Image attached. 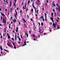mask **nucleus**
Segmentation results:
<instances>
[{
  "mask_svg": "<svg viewBox=\"0 0 60 60\" xmlns=\"http://www.w3.org/2000/svg\"><path fill=\"white\" fill-rule=\"evenodd\" d=\"M11 11H12V9L11 8Z\"/></svg>",
  "mask_w": 60,
  "mask_h": 60,
  "instance_id": "a878e982",
  "label": "nucleus"
},
{
  "mask_svg": "<svg viewBox=\"0 0 60 60\" xmlns=\"http://www.w3.org/2000/svg\"><path fill=\"white\" fill-rule=\"evenodd\" d=\"M45 20L46 21L47 20V18H45Z\"/></svg>",
  "mask_w": 60,
  "mask_h": 60,
  "instance_id": "5701e85b",
  "label": "nucleus"
},
{
  "mask_svg": "<svg viewBox=\"0 0 60 60\" xmlns=\"http://www.w3.org/2000/svg\"><path fill=\"white\" fill-rule=\"evenodd\" d=\"M13 32L14 33H15V31H14V30H13Z\"/></svg>",
  "mask_w": 60,
  "mask_h": 60,
  "instance_id": "13d9d810",
  "label": "nucleus"
},
{
  "mask_svg": "<svg viewBox=\"0 0 60 60\" xmlns=\"http://www.w3.org/2000/svg\"><path fill=\"white\" fill-rule=\"evenodd\" d=\"M6 3H7H7H8V1H7V0L6 1Z\"/></svg>",
  "mask_w": 60,
  "mask_h": 60,
  "instance_id": "338daca9",
  "label": "nucleus"
},
{
  "mask_svg": "<svg viewBox=\"0 0 60 60\" xmlns=\"http://www.w3.org/2000/svg\"><path fill=\"white\" fill-rule=\"evenodd\" d=\"M37 13H38V10H37Z\"/></svg>",
  "mask_w": 60,
  "mask_h": 60,
  "instance_id": "69168bd1",
  "label": "nucleus"
},
{
  "mask_svg": "<svg viewBox=\"0 0 60 60\" xmlns=\"http://www.w3.org/2000/svg\"><path fill=\"white\" fill-rule=\"evenodd\" d=\"M3 22L4 23H6V22H5V20L4 19H3Z\"/></svg>",
  "mask_w": 60,
  "mask_h": 60,
  "instance_id": "6e6552de",
  "label": "nucleus"
},
{
  "mask_svg": "<svg viewBox=\"0 0 60 60\" xmlns=\"http://www.w3.org/2000/svg\"><path fill=\"white\" fill-rule=\"evenodd\" d=\"M58 8H56V10H58Z\"/></svg>",
  "mask_w": 60,
  "mask_h": 60,
  "instance_id": "e2e57ef3",
  "label": "nucleus"
},
{
  "mask_svg": "<svg viewBox=\"0 0 60 60\" xmlns=\"http://www.w3.org/2000/svg\"><path fill=\"white\" fill-rule=\"evenodd\" d=\"M45 16H47V14H46L45 13Z\"/></svg>",
  "mask_w": 60,
  "mask_h": 60,
  "instance_id": "5fc2aeb1",
  "label": "nucleus"
},
{
  "mask_svg": "<svg viewBox=\"0 0 60 60\" xmlns=\"http://www.w3.org/2000/svg\"><path fill=\"white\" fill-rule=\"evenodd\" d=\"M52 14V18H53V12L51 13Z\"/></svg>",
  "mask_w": 60,
  "mask_h": 60,
  "instance_id": "f8f14e48",
  "label": "nucleus"
},
{
  "mask_svg": "<svg viewBox=\"0 0 60 60\" xmlns=\"http://www.w3.org/2000/svg\"><path fill=\"white\" fill-rule=\"evenodd\" d=\"M3 37V36H1L0 37V38L1 39H2V37Z\"/></svg>",
  "mask_w": 60,
  "mask_h": 60,
  "instance_id": "e433bc0d",
  "label": "nucleus"
},
{
  "mask_svg": "<svg viewBox=\"0 0 60 60\" xmlns=\"http://www.w3.org/2000/svg\"><path fill=\"white\" fill-rule=\"evenodd\" d=\"M21 38H22V35H21Z\"/></svg>",
  "mask_w": 60,
  "mask_h": 60,
  "instance_id": "8fccbe9b",
  "label": "nucleus"
},
{
  "mask_svg": "<svg viewBox=\"0 0 60 60\" xmlns=\"http://www.w3.org/2000/svg\"><path fill=\"white\" fill-rule=\"evenodd\" d=\"M23 19L24 21L25 22V23H26V20H25V19Z\"/></svg>",
  "mask_w": 60,
  "mask_h": 60,
  "instance_id": "f3484780",
  "label": "nucleus"
},
{
  "mask_svg": "<svg viewBox=\"0 0 60 60\" xmlns=\"http://www.w3.org/2000/svg\"><path fill=\"white\" fill-rule=\"evenodd\" d=\"M17 15V16L18 15V13H17V12L16 13V14L14 15L16 19H17V17H16Z\"/></svg>",
  "mask_w": 60,
  "mask_h": 60,
  "instance_id": "f03ea898",
  "label": "nucleus"
},
{
  "mask_svg": "<svg viewBox=\"0 0 60 60\" xmlns=\"http://www.w3.org/2000/svg\"><path fill=\"white\" fill-rule=\"evenodd\" d=\"M7 36H8V39H10V36H9V34L8 33H7Z\"/></svg>",
  "mask_w": 60,
  "mask_h": 60,
  "instance_id": "7ed1b4c3",
  "label": "nucleus"
},
{
  "mask_svg": "<svg viewBox=\"0 0 60 60\" xmlns=\"http://www.w3.org/2000/svg\"><path fill=\"white\" fill-rule=\"evenodd\" d=\"M31 11L32 12H33V9H31Z\"/></svg>",
  "mask_w": 60,
  "mask_h": 60,
  "instance_id": "c756f323",
  "label": "nucleus"
},
{
  "mask_svg": "<svg viewBox=\"0 0 60 60\" xmlns=\"http://www.w3.org/2000/svg\"><path fill=\"white\" fill-rule=\"evenodd\" d=\"M7 44L8 46H10V47H11V45H9V44H8V43H7Z\"/></svg>",
  "mask_w": 60,
  "mask_h": 60,
  "instance_id": "2eb2a0df",
  "label": "nucleus"
},
{
  "mask_svg": "<svg viewBox=\"0 0 60 60\" xmlns=\"http://www.w3.org/2000/svg\"><path fill=\"white\" fill-rule=\"evenodd\" d=\"M45 6L46 7H47V3H45Z\"/></svg>",
  "mask_w": 60,
  "mask_h": 60,
  "instance_id": "cd10ccee",
  "label": "nucleus"
},
{
  "mask_svg": "<svg viewBox=\"0 0 60 60\" xmlns=\"http://www.w3.org/2000/svg\"><path fill=\"white\" fill-rule=\"evenodd\" d=\"M34 41H36V39H35V38L34 39Z\"/></svg>",
  "mask_w": 60,
  "mask_h": 60,
  "instance_id": "774afa93",
  "label": "nucleus"
},
{
  "mask_svg": "<svg viewBox=\"0 0 60 60\" xmlns=\"http://www.w3.org/2000/svg\"><path fill=\"white\" fill-rule=\"evenodd\" d=\"M18 22L19 25H20L21 24H20V22Z\"/></svg>",
  "mask_w": 60,
  "mask_h": 60,
  "instance_id": "72a5a7b5",
  "label": "nucleus"
},
{
  "mask_svg": "<svg viewBox=\"0 0 60 60\" xmlns=\"http://www.w3.org/2000/svg\"><path fill=\"white\" fill-rule=\"evenodd\" d=\"M25 34H26V35H27V37H28V34L27 33H26Z\"/></svg>",
  "mask_w": 60,
  "mask_h": 60,
  "instance_id": "ddd939ff",
  "label": "nucleus"
},
{
  "mask_svg": "<svg viewBox=\"0 0 60 60\" xmlns=\"http://www.w3.org/2000/svg\"><path fill=\"white\" fill-rule=\"evenodd\" d=\"M54 13L55 17H56V16H57V14H56V13H55V12H54Z\"/></svg>",
  "mask_w": 60,
  "mask_h": 60,
  "instance_id": "9d476101",
  "label": "nucleus"
},
{
  "mask_svg": "<svg viewBox=\"0 0 60 60\" xmlns=\"http://www.w3.org/2000/svg\"><path fill=\"white\" fill-rule=\"evenodd\" d=\"M20 13L21 14L22 13V10H20Z\"/></svg>",
  "mask_w": 60,
  "mask_h": 60,
  "instance_id": "7c9ffc66",
  "label": "nucleus"
},
{
  "mask_svg": "<svg viewBox=\"0 0 60 60\" xmlns=\"http://www.w3.org/2000/svg\"><path fill=\"white\" fill-rule=\"evenodd\" d=\"M19 41H21V39H20V38H19Z\"/></svg>",
  "mask_w": 60,
  "mask_h": 60,
  "instance_id": "58836bf2",
  "label": "nucleus"
},
{
  "mask_svg": "<svg viewBox=\"0 0 60 60\" xmlns=\"http://www.w3.org/2000/svg\"><path fill=\"white\" fill-rule=\"evenodd\" d=\"M59 8H58V10H59V11L60 12V6H59Z\"/></svg>",
  "mask_w": 60,
  "mask_h": 60,
  "instance_id": "9b49d317",
  "label": "nucleus"
},
{
  "mask_svg": "<svg viewBox=\"0 0 60 60\" xmlns=\"http://www.w3.org/2000/svg\"><path fill=\"white\" fill-rule=\"evenodd\" d=\"M26 4H25V8H24V9H26Z\"/></svg>",
  "mask_w": 60,
  "mask_h": 60,
  "instance_id": "a211bd4d",
  "label": "nucleus"
},
{
  "mask_svg": "<svg viewBox=\"0 0 60 60\" xmlns=\"http://www.w3.org/2000/svg\"><path fill=\"white\" fill-rule=\"evenodd\" d=\"M26 45V44H24L23 45V46H25V45Z\"/></svg>",
  "mask_w": 60,
  "mask_h": 60,
  "instance_id": "b1692460",
  "label": "nucleus"
},
{
  "mask_svg": "<svg viewBox=\"0 0 60 60\" xmlns=\"http://www.w3.org/2000/svg\"><path fill=\"white\" fill-rule=\"evenodd\" d=\"M39 30H40V31H39V33L40 34V33H41V29L40 28H39Z\"/></svg>",
  "mask_w": 60,
  "mask_h": 60,
  "instance_id": "dca6fc26",
  "label": "nucleus"
},
{
  "mask_svg": "<svg viewBox=\"0 0 60 60\" xmlns=\"http://www.w3.org/2000/svg\"><path fill=\"white\" fill-rule=\"evenodd\" d=\"M46 3H48L49 2V1H48V0H46Z\"/></svg>",
  "mask_w": 60,
  "mask_h": 60,
  "instance_id": "473e14b6",
  "label": "nucleus"
},
{
  "mask_svg": "<svg viewBox=\"0 0 60 60\" xmlns=\"http://www.w3.org/2000/svg\"><path fill=\"white\" fill-rule=\"evenodd\" d=\"M1 53L2 54H3V52L2 51H1Z\"/></svg>",
  "mask_w": 60,
  "mask_h": 60,
  "instance_id": "864d4df0",
  "label": "nucleus"
},
{
  "mask_svg": "<svg viewBox=\"0 0 60 60\" xmlns=\"http://www.w3.org/2000/svg\"><path fill=\"white\" fill-rule=\"evenodd\" d=\"M13 6H15V7H16V5H15V3H14Z\"/></svg>",
  "mask_w": 60,
  "mask_h": 60,
  "instance_id": "412c9836",
  "label": "nucleus"
},
{
  "mask_svg": "<svg viewBox=\"0 0 60 60\" xmlns=\"http://www.w3.org/2000/svg\"><path fill=\"white\" fill-rule=\"evenodd\" d=\"M3 16H5V15L4 14H2Z\"/></svg>",
  "mask_w": 60,
  "mask_h": 60,
  "instance_id": "a18cd8bd",
  "label": "nucleus"
},
{
  "mask_svg": "<svg viewBox=\"0 0 60 60\" xmlns=\"http://www.w3.org/2000/svg\"><path fill=\"white\" fill-rule=\"evenodd\" d=\"M29 33L30 34H31V31L30 30H29Z\"/></svg>",
  "mask_w": 60,
  "mask_h": 60,
  "instance_id": "c03bdc74",
  "label": "nucleus"
},
{
  "mask_svg": "<svg viewBox=\"0 0 60 60\" xmlns=\"http://www.w3.org/2000/svg\"><path fill=\"white\" fill-rule=\"evenodd\" d=\"M12 40H13V41L14 40V38H12Z\"/></svg>",
  "mask_w": 60,
  "mask_h": 60,
  "instance_id": "052dcab7",
  "label": "nucleus"
},
{
  "mask_svg": "<svg viewBox=\"0 0 60 60\" xmlns=\"http://www.w3.org/2000/svg\"><path fill=\"white\" fill-rule=\"evenodd\" d=\"M41 26H43V22H42L41 23Z\"/></svg>",
  "mask_w": 60,
  "mask_h": 60,
  "instance_id": "6ab92c4d",
  "label": "nucleus"
},
{
  "mask_svg": "<svg viewBox=\"0 0 60 60\" xmlns=\"http://www.w3.org/2000/svg\"><path fill=\"white\" fill-rule=\"evenodd\" d=\"M12 43L14 46H15V44H14V43H13V42H12Z\"/></svg>",
  "mask_w": 60,
  "mask_h": 60,
  "instance_id": "4be33fe9",
  "label": "nucleus"
},
{
  "mask_svg": "<svg viewBox=\"0 0 60 60\" xmlns=\"http://www.w3.org/2000/svg\"><path fill=\"white\" fill-rule=\"evenodd\" d=\"M0 49H1L2 50L3 49L2 48V46H0Z\"/></svg>",
  "mask_w": 60,
  "mask_h": 60,
  "instance_id": "4468645a",
  "label": "nucleus"
},
{
  "mask_svg": "<svg viewBox=\"0 0 60 60\" xmlns=\"http://www.w3.org/2000/svg\"><path fill=\"white\" fill-rule=\"evenodd\" d=\"M13 22H14V23H15V22H16V20L15 19L14 20H13Z\"/></svg>",
  "mask_w": 60,
  "mask_h": 60,
  "instance_id": "1a4fd4ad",
  "label": "nucleus"
},
{
  "mask_svg": "<svg viewBox=\"0 0 60 60\" xmlns=\"http://www.w3.org/2000/svg\"><path fill=\"white\" fill-rule=\"evenodd\" d=\"M5 32H6V28H5L4 32H5Z\"/></svg>",
  "mask_w": 60,
  "mask_h": 60,
  "instance_id": "bb28decb",
  "label": "nucleus"
},
{
  "mask_svg": "<svg viewBox=\"0 0 60 60\" xmlns=\"http://www.w3.org/2000/svg\"><path fill=\"white\" fill-rule=\"evenodd\" d=\"M53 6H55V4H54V3H53Z\"/></svg>",
  "mask_w": 60,
  "mask_h": 60,
  "instance_id": "79ce46f5",
  "label": "nucleus"
},
{
  "mask_svg": "<svg viewBox=\"0 0 60 60\" xmlns=\"http://www.w3.org/2000/svg\"><path fill=\"white\" fill-rule=\"evenodd\" d=\"M26 43V41H25L24 42V43Z\"/></svg>",
  "mask_w": 60,
  "mask_h": 60,
  "instance_id": "6e6d98bb",
  "label": "nucleus"
},
{
  "mask_svg": "<svg viewBox=\"0 0 60 60\" xmlns=\"http://www.w3.org/2000/svg\"><path fill=\"white\" fill-rule=\"evenodd\" d=\"M1 20H2V16H1Z\"/></svg>",
  "mask_w": 60,
  "mask_h": 60,
  "instance_id": "c9c22d12",
  "label": "nucleus"
},
{
  "mask_svg": "<svg viewBox=\"0 0 60 60\" xmlns=\"http://www.w3.org/2000/svg\"><path fill=\"white\" fill-rule=\"evenodd\" d=\"M1 9V8H0V11H2V9Z\"/></svg>",
  "mask_w": 60,
  "mask_h": 60,
  "instance_id": "de8ad7c7",
  "label": "nucleus"
},
{
  "mask_svg": "<svg viewBox=\"0 0 60 60\" xmlns=\"http://www.w3.org/2000/svg\"><path fill=\"white\" fill-rule=\"evenodd\" d=\"M9 6L10 7H11V5L10 4L9 5Z\"/></svg>",
  "mask_w": 60,
  "mask_h": 60,
  "instance_id": "0e129e2a",
  "label": "nucleus"
},
{
  "mask_svg": "<svg viewBox=\"0 0 60 60\" xmlns=\"http://www.w3.org/2000/svg\"><path fill=\"white\" fill-rule=\"evenodd\" d=\"M19 30V28H18V27H16V33H18V30Z\"/></svg>",
  "mask_w": 60,
  "mask_h": 60,
  "instance_id": "20e7f679",
  "label": "nucleus"
},
{
  "mask_svg": "<svg viewBox=\"0 0 60 60\" xmlns=\"http://www.w3.org/2000/svg\"><path fill=\"white\" fill-rule=\"evenodd\" d=\"M43 21H44V18H43Z\"/></svg>",
  "mask_w": 60,
  "mask_h": 60,
  "instance_id": "3c124183",
  "label": "nucleus"
},
{
  "mask_svg": "<svg viewBox=\"0 0 60 60\" xmlns=\"http://www.w3.org/2000/svg\"><path fill=\"white\" fill-rule=\"evenodd\" d=\"M35 13H36V9H35Z\"/></svg>",
  "mask_w": 60,
  "mask_h": 60,
  "instance_id": "4d7b16f0",
  "label": "nucleus"
},
{
  "mask_svg": "<svg viewBox=\"0 0 60 60\" xmlns=\"http://www.w3.org/2000/svg\"><path fill=\"white\" fill-rule=\"evenodd\" d=\"M29 3H30V1L29 0L28 1V4H29Z\"/></svg>",
  "mask_w": 60,
  "mask_h": 60,
  "instance_id": "4c0bfd02",
  "label": "nucleus"
},
{
  "mask_svg": "<svg viewBox=\"0 0 60 60\" xmlns=\"http://www.w3.org/2000/svg\"><path fill=\"white\" fill-rule=\"evenodd\" d=\"M8 26H9V28H11V26H10V24H9Z\"/></svg>",
  "mask_w": 60,
  "mask_h": 60,
  "instance_id": "aec40b11",
  "label": "nucleus"
},
{
  "mask_svg": "<svg viewBox=\"0 0 60 60\" xmlns=\"http://www.w3.org/2000/svg\"><path fill=\"white\" fill-rule=\"evenodd\" d=\"M30 20L31 21H33V19H31Z\"/></svg>",
  "mask_w": 60,
  "mask_h": 60,
  "instance_id": "bf43d9fd",
  "label": "nucleus"
},
{
  "mask_svg": "<svg viewBox=\"0 0 60 60\" xmlns=\"http://www.w3.org/2000/svg\"><path fill=\"white\" fill-rule=\"evenodd\" d=\"M33 37H35V35H34L33 34Z\"/></svg>",
  "mask_w": 60,
  "mask_h": 60,
  "instance_id": "f704fd0d",
  "label": "nucleus"
},
{
  "mask_svg": "<svg viewBox=\"0 0 60 60\" xmlns=\"http://www.w3.org/2000/svg\"><path fill=\"white\" fill-rule=\"evenodd\" d=\"M55 24L54 23H53V24L52 25V26H54V28H56V25H57V24L56 22H55Z\"/></svg>",
  "mask_w": 60,
  "mask_h": 60,
  "instance_id": "f257e3e1",
  "label": "nucleus"
},
{
  "mask_svg": "<svg viewBox=\"0 0 60 60\" xmlns=\"http://www.w3.org/2000/svg\"><path fill=\"white\" fill-rule=\"evenodd\" d=\"M43 18H44V17L43 16H41V17L40 18V19H42Z\"/></svg>",
  "mask_w": 60,
  "mask_h": 60,
  "instance_id": "423d86ee",
  "label": "nucleus"
},
{
  "mask_svg": "<svg viewBox=\"0 0 60 60\" xmlns=\"http://www.w3.org/2000/svg\"><path fill=\"white\" fill-rule=\"evenodd\" d=\"M10 4L11 5V1L10 2Z\"/></svg>",
  "mask_w": 60,
  "mask_h": 60,
  "instance_id": "c85d7f7f",
  "label": "nucleus"
},
{
  "mask_svg": "<svg viewBox=\"0 0 60 60\" xmlns=\"http://www.w3.org/2000/svg\"><path fill=\"white\" fill-rule=\"evenodd\" d=\"M39 24V26H40V22H38Z\"/></svg>",
  "mask_w": 60,
  "mask_h": 60,
  "instance_id": "603ef678",
  "label": "nucleus"
},
{
  "mask_svg": "<svg viewBox=\"0 0 60 60\" xmlns=\"http://www.w3.org/2000/svg\"><path fill=\"white\" fill-rule=\"evenodd\" d=\"M23 9H25V7L24 6L23 7Z\"/></svg>",
  "mask_w": 60,
  "mask_h": 60,
  "instance_id": "2f4dec72",
  "label": "nucleus"
},
{
  "mask_svg": "<svg viewBox=\"0 0 60 60\" xmlns=\"http://www.w3.org/2000/svg\"><path fill=\"white\" fill-rule=\"evenodd\" d=\"M34 2H33V4H32V6H34Z\"/></svg>",
  "mask_w": 60,
  "mask_h": 60,
  "instance_id": "09e8293b",
  "label": "nucleus"
},
{
  "mask_svg": "<svg viewBox=\"0 0 60 60\" xmlns=\"http://www.w3.org/2000/svg\"><path fill=\"white\" fill-rule=\"evenodd\" d=\"M34 9L35 10H36V8H35V7H34Z\"/></svg>",
  "mask_w": 60,
  "mask_h": 60,
  "instance_id": "37998d69",
  "label": "nucleus"
},
{
  "mask_svg": "<svg viewBox=\"0 0 60 60\" xmlns=\"http://www.w3.org/2000/svg\"><path fill=\"white\" fill-rule=\"evenodd\" d=\"M16 34H17V33H15V40H17V35H16Z\"/></svg>",
  "mask_w": 60,
  "mask_h": 60,
  "instance_id": "0eeeda50",
  "label": "nucleus"
},
{
  "mask_svg": "<svg viewBox=\"0 0 60 60\" xmlns=\"http://www.w3.org/2000/svg\"><path fill=\"white\" fill-rule=\"evenodd\" d=\"M14 48H15V49H16V46H14Z\"/></svg>",
  "mask_w": 60,
  "mask_h": 60,
  "instance_id": "ea45409f",
  "label": "nucleus"
},
{
  "mask_svg": "<svg viewBox=\"0 0 60 60\" xmlns=\"http://www.w3.org/2000/svg\"><path fill=\"white\" fill-rule=\"evenodd\" d=\"M50 19H51V20H52V22H54V20H53V19H53V18H52V17H50Z\"/></svg>",
  "mask_w": 60,
  "mask_h": 60,
  "instance_id": "39448f33",
  "label": "nucleus"
},
{
  "mask_svg": "<svg viewBox=\"0 0 60 60\" xmlns=\"http://www.w3.org/2000/svg\"><path fill=\"white\" fill-rule=\"evenodd\" d=\"M56 5L57 6H58V4H56Z\"/></svg>",
  "mask_w": 60,
  "mask_h": 60,
  "instance_id": "680f3d73",
  "label": "nucleus"
},
{
  "mask_svg": "<svg viewBox=\"0 0 60 60\" xmlns=\"http://www.w3.org/2000/svg\"><path fill=\"white\" fill-rule=\"evenodd\" d=\"M49 29L50 30V32H51V30H50V28H49Z\"/></svg>",
  "mask_w": 60,
  "mask_h": 60,
  "instance_id": "49530a36",
  "label": "nucleus"
},
{
  "mask_svg": "<svg viewBox=\"0 0 60 60\" xmlns=\"http://www.w3.org/2000/svg\"><path fill=\"white\" fill-rule=\"evenodd\" d=\"M4 50H5V51H6V52H8V51H7V50H6L5 49H4Z\"/></svg>",
  "mask_w": 60,
  "mask_h": 60,
  "instance_id": "393cba45",
  "label": "nucleus"
},
{
  "mask_svg": "<svg viewBox=\"0 0 60 60\" xmlns=\"http://www.w3.org/2000/svg\"><path fill=\"white\" fill-rule=\"evenodd\" d=\"M59 28H60V27H58L57 28V29H59Z\"/></svg>",
  "mask_w": 60,
  "mask_h": 60,
  "instance_id": "a19ab883",
  "label": "nucleus"
}]
</instances>
